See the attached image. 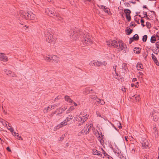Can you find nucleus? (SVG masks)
Instances as JSON below:
<instances>
[{
  "label": "nucleus",
  "instance_id": "11",
  "mask_svg": "<svg viewBox=\"0 0 159 159\" xmlns=\"http://www.w3.org/2000/svg\"><path fill=\"white\" fill-rule=\"evenodd\" d=\"M0 60L3 61H7L8 60V59L5 54L0 53Z\"/></svg>",
  "mask_w": 159,
  "mask_h": 159
},
{
  "label": "nucleus",
  "instance_id": "34",
  "mask_svg": "<svg viewBox=\"0 0 159 159\" xmlns=\"http://www.w3.org/2000/svg\"><path fill=\"white\" fill-rule=\"evenodd\" d=\"M71 119V118H69V117H67L66 119L65 120L67 122L70 121Z\"/></svg>",
  "mask_w": 159,
  "mask_h": 159
},
{
  "label": "nucleus",
  "instance_id": "6",
  "mask_svg": "<svg viewBox=\"0 0 159 159\" xmlns=\"http://www.w3.org/2000/svg\"><path fill=\"white\" fill-rule=\"evenodd\" d=\"M55 12H56L55 11L53 8H49L45 9V13L47 15L50 16H53Z\"/></svg>",
  "mask_w": 159,
  "mask_h": 159
},
{
  "label": "nucleus",
  "instance_id": "2",
  "mask_svg": "<svg viewBox=\"0 0 159 159\" xmlns=\"http://www.w3.org/2000/svg\"><path fill=\"white\" fill-rule=\"evenodd\" d=\"M53 33L50 29H48L47 32L45 34V37L46 41L48 43L54 44L55 39L53 37Z\"/></svg>",
  "mask_w": 159,
  "mask_h": 159
},
{
  "label": "nucleus",
  "instance_id": "53",
  "mask_svg": "<svg viewBox=\"0 0 159 159\" xmlns=\"http://www.w3.org/2000/svg\"><path fill=\"white\" fill-rule=\"evenodd\" d=\"M96 62H95L93 63L92 65V66H96Z\"/></svg>",
  "mask_w": 159,
  "mask_h": 159
},
{
  "label": "nucleus",
  "instance_id": "64",
  "mask_svg": "<svg viewBox=\"0 0 159 159\" xmlns=\"http://www.w3.org/2000/svg\"><path fill=\"white\" fill-rule=\"evenodd\" d=\"M134 25V24L132 22L130 24V26H133Z\"/></svg>",
  "mask_w": 159,
  "mask_h": 159
},
{
  "label": "nucleus",
  "instance_id": "52",
  "mask_svg": "<svg viewBox=\"0 0 159 159\" xmlns=\"http://www.w3.org/2000/svg\"><path fill=\"white\" fill-rule=\"evenodd\" d=\"M120 157L121 159H125V157L122 155L120 156Z\"/></svg>",
  "mask_w": 159,
  "mask_h": 159
},
{
  "label": "nucleus",
  "instance_id": "39",
  "mask_svg": "<svg viewBox=\"0 0 159 159\" xmlns=\"http://www.w3.org/2000/svg\"><path fill=\"white\" fill-rule=\"evenodd\" d=\"M106 157L108 159H113V158L109 156V155H108V154H106Z\"/></svg>",
  "mask_w": 159,
  "mask_h": 159
},
{
  "label": "nucleus",
  "instance_id": "35",
  "mask_svg": "<svg viewBox=\"0 0 159 159\" xmlns=\"http://www.w3.org/2000/svg\"><path fill=\"white\" fill-rule=\"evenodd\" d=\"M65 137V135H62L60 138L59 140L60 141H62L64 139V138Z\"/></svg>",
  "mask_w": 159,
  "mask_h": 159
},
{
  "label": "nucleus",
  "instance_id": "7",
  "mask_svg": "<svg viewBox=\"0 0 159 159\" xmlns=\"http://www.w3.org/2000/svg\"><path fill=\"white\" fill-rule=\"evenodd\" d=\"M141 143L142 144V148L143 149H147L148 148L149 142L147 140L145 139H143L141 140Z\"/></svg>",
  "mask_w": 159,
  "mask_h": 159
},
{
  "label": "nucleus",
  "instance_id": "47",
  "mask_svg": "<svg viewBox=\"0 0 159 159\" xmlns=\"http://www.w3.org/2000/svg\"><path fill=\"white\" fill-rule=\"evenodd\" d=\"M101 152H98V153H95V155H101L102 156V155L101 154Z\"/></svg>",
  "mask_w": 159,
  "mask_h": 159
},
{
  "label": "nucleus",
  "instance_id": "3",
  "mask_svg": "<svg viewBox=\"0 0 159 159\" xmlns=\"http://www.w3.org/2000/svg\"><path fill=\"white\" fill-rule=\"evenodd\" d=\"M82 40L84 45H89L93 43L91 36L88 33H85L84 34Z\"/></svg>",
  "mask_w": 159,
  "mask_h": 159
},
{
  "label": "nucleus",
  "instance_id": "38",
  "mask_svg": "<svg viewBox=\"0 0 159 159\" xmlns=\"http://www.w3.org/2000/svg\"><path fill=\"white\" fill-rule=\"evenodd\" d=\"M152 51L155 54H158V52L157 50V49H152Z\"/></svg>",
  "mask_w": 159,
  "mask_h": 159
},
{
  "label": "nucleus",
  "instance_id": "50",
  "mask_svg": "<svg viewBox=\"0 0 159 159\" xmlns=\"http://www.w3.org/2000/svg\"><path fill=\"white\" fill-rule=\"evenodd\" d=\"M136 84L135 85V88H138V87L139 86V85L138 84H139V82H137Z\"/></svg>",
  "mask_w": 159,
  "mask_h": 159
},
{
  "label": "nucleus",
  "instance_id": "19",
  "mask_svg": "<svg viewBox=\"0 0 159 159\" xmlns=\"http://www.w3.org/2000/svg\"><path fill=\"white\" fill-rule=\"evenodd\" d=\"M153 133L155 138H157L158 136V133L157 131L156 127H154L153 128Z\"/></svg>",
  "mask_w": 159,
  "mask_h": 159
},
{
  "label": "nucleus",
  "instance_id": "63",
  "mask_svg": "<svg viewBox=\"0 0 159 159\" xmlns=\"http://www.w3.org/2000/svg\"><path fill=\"white\" fill-rule=\"evenodd\" d=\"M143 14L144 15V16H147V12H145V11H143Z\"/></svg>",
  "mask_w": 159,
  "mask_h": 159
},
{
  "label": "nucleus",
  "instance_id": "10",
  "mask_svg": "<svg viewBox=\"0 0 159 159\" xmlns=\"http://www.w3.org/2000/svg\"><path fill=\"white\" fill-rule=\"evenodd\" d=\"M153 112L152 113V115L153 117V120L154 121H157L159 118V114L156 113L157 110H153Z\"/></svg>",
  "mask_w": 159,
  "mask_h": 159
},
{
  "label": "nucleus",
  "instance_id": "18",
  "mask_svg": "<svg viewBox=\"0 0 159 159\" xmlns=\"http://www.w3.org/2000/svg\"><path fill=\"white\" fill-rule=\"evenodd\" d=\"M66 125H67V122L65 121V120H64L57 125L58 128H60L63 126Z\"/></svg>",
  "mask_w": 159,
  "mask_h": 159
},
{
  "label": "nucleus",
  "instance_id": "20",
  "mask_svg": "<svg viewBox=\"0 0 159 159\" xmlns=\"http://www.w3.org/2000/svg\"><path fill=\"white\" fill-rule=\"evenodd\" d=\"M51 58L52 56L49 55H46L44 57L45 60L48 61H50L51 60Z\"/></svg>",
  "mask_w": 159,
  "mask_h": 159
},
{
  "label": "nucleus",
  "instance_id": "25",
  "mask_svg": "<svg viewBox=\"0 0 159 159\" xmlns=\"http://www.w3.org/2000/svg\"><path fill=\"white\" fill-rule=\"evenodd\" d=\"M4 71L7 75H10L12 73V72L11 71L7 69H5Z\"/></svg>",
  "mask_w": 159,
  "mask_h": 159
},
{
  "label": "nucleus",
  "instance_id": "45",
  "mask_svg": "<svg viewBox=\"0 0 159 159\" xmlns=\"http://www.w3.org/2000/svg\"><path fill=\"white\" fill-rule=\"evenodd\" d=\"M99 151H97V150H93V154L95 155V153H98Z\"/></svg>",
  "mask_w": 159,
  "mask_h": 159
},
{
  "label": "nucleus",
  "instance_id": "62",
  "mask_svg": "<svg viewBox=\"0 0 159 159\" xmlns=\"http://www.w3.org/2000/svg\"><path fill=\"white\" fill-rule=\"evenodd\" d=\"M58 104H54V105H53V106H54L53 107L54 108H56L57 107V105Z\"/></svg>",
  "mask_w": 159,
  "mask_h": 159
},
{
  "label": "nucleus",
  "instance_id": "1",
  "mask_svg": "<svg viewBox=\"0 0 159 159\" xmlns=\"http://www.w3.org/2000/svg\"><path fill=\"white\" fill-rule=\"evenodd\" d=\"M107 42V45L109 46L112 47L113 48H117L119 46L120 50H123V52H125L127 51V48L126 47H124L125 44L121 40H119L118 42L115 40H110Z\"/></svg>",
  "mask_w": 159,
  "mask_h": 159
},
{
  "label": "nucleus",
  "instance_id": "15",
  "mask_svg": "<svg viewBox=\"0 0 159 159\" xmlns=\"http://www.w3.org/2000/svg\"><path fill=\"white\" fill-rule=\"evenodd\" d=\"M152 60L156 65L157 66H159V63L158 61L157 58L153 54H152Z\"/></svg>",
  "mask_w": 159,
  "mask_h": 159
},
{
  "label": "nucleus",
  "instance_id": "9",
  "mask_svg": "<svg viewBox=\"0 0 159 159\" xmlns=\"http://www.w3.org/2000/svg\"><path fill=\"white\" fill-rule=\"evenodd\" d=\"M54 18L58 21L63 22V18L61 16L59 13L55 12L54 15L53 16Z\"/></svg>",
  "mask_w": 159,
  "mask_h": 159
},
{
  "label": "nucleus",
  "instance_id": "49",
  "mask_svg": "<svg viewBox=\"0 0 159 159\" xmlns=\"http://www.w3.org/2000/svg\"><path fill=\"white\" fill-rule=\"evenodd\" d=\"M91 125H89L88 126H87V127H89V128L88 129H89L88 130V131H88V133H89V132L90 131V129L91 128Z\"/></svg>",
  "mask_w": 159,
  "mask_h": 159
},
{
  "label": "nucleus",
  "instance_id": "32",
  "mask_svg": "<svg viewBox=\"0 0 159 159\" xmlns=\"http://www.w3.org/2000/svg\"><path fill=\"white\" fill-rule=\"evenodd\" d=\"M7 128L10 131V132L12 133V134L13 133L14 130L13 128L11 127L9 128Z\"/></svg>",
  "mask_w": 159,
  "mask_h": 159
},
{
  "label": "nucleus",
  "instance_id": "28",
  "mask_svg": "<svg viewBox=\"0 0 159 159\" xmlns=\"http://www.w3.org/2000/svg\"><path fill=\"white\" fill-rule=\"evenodd\" d=\"M90 98L92 99L95 100L97 98V97L95 95H92L90 96Z\"/></svg>",
  "mask_w": 159,
  "mask_h": 159
},
{
  "label": "nucleus",
  "instance_id": "37",
  "mask_svg": "<svg viewBox=\"0 0 159 159\" xmlns=\"http://www.w3.org/2000/svg\"><path fill=\"white\" fill-rule=\"evenodd\" d=\"M102 118H103L105 120H107V118L105 116L104 114L102 115Z\"/></svg>",
  "mask_w": 159,
  "mask_h": 159
},
{
  "label": "nucleus",
  "instance_id": "54",
  "mask_svg": "<svg viewBox=\"0 0 159 159\" xmlns=\"http://www.w3.org/2000/svg\"><path fill=\"white\" fill-rule=\"evenodd\" d=\"M130 148H131L132 151H134V152H135V148H132L131 146H130Z\"/></svg>",
  "mask_w": 159,
  "mask_h": 159
},
{
  "label": "nucleus",
  "instance_id": "56",
  "mask_svg": "<svg viewBox=\"0 0 159 159\" xmlns=\"http://www.w3.org/2000/svg\"><path fill=\"white\" fill-rule=\"evenodd\" d=\"M137 80V79L136 78H134L132 80L133 82H135Z\"/></svg>",
  "mask_w": 159,
  "mask_h": 159
},
{
  "label": "nucleus",
  "instance_id": "44",
  "mask_svg": "<svg viewBox=\"0 0 159 159\" xmlns=\"http://www.w3.org/2000/svg\"><path fill=\"white\" fill-rule=\"evenodd\" d=\"M10 76L12 77H16L17 76L14 73H12H12H11V75H10Z\"/></svg>",
  "mask_w": 159,
  "mask_h": 159
},
{
  "label": "nucleus",
  "instance_id": "59",
  "mask_svg": "<svg viewBox=\"0 0 159 159\" xmlns=\"http://www.w3.org/2000/svg\"><path fill=\"white\" fill-rule=\"evenodd\" d=\"M119 125H118V127L120 129L122 127V126H121L120 123H119Z\"/></svg>",
  "mask_w": 159,
  "mask_h": 159
},
{
  "label": "nucleus",
  "instance_id": "57",
  "mask_svg": "<svg viewBox=\"0 0 159 159\" xmlns=\"http://www.w3.org/2000/svg\"><path fill=\"white\" fill-rule=\"evenodd\" d=\"M144 22V20L143 19H141V23H143Z\"/></svg>",
  "mask_w": 159,
  "mask_h": 159
},
{
  "label": "nucleus",
  "instance_id": "29",
  "mask_svg": "<svg viewBox=\"0 0 159 159\" xmlns=\"http://www.w3.org/2000/svg\"><path fill=\"white\" fill-rule=\"evenodd\" d=\"M148 38V36L146 35H144L143 37L142 40L143 42H146Z\"/></svg>",
  "mask_w": 159,
  "mask_h": 159
},
{
  "label": "nucleus",
  "instance_id": "13",
  "mask_svg": "<svg viewBox=\"0 0 159 159\" xmlns=\"http://www.w3.org/2000/svg\"><path fill=\"white\" fill-rule=\"evenodd\" d=\"M139 39V36L137 34L134 35L132 38L129 39V43L131 44L134 40L137 41Z\"/></svg>",
  "mask_w": 159,
  "mask_h": 159
},
{
  "label": "nucleus",
  "instance_id": "16",
  "mask_svg": "<svg viewBox=\"0 0 159 159\" xmlns=\"http://www.w3.org/2000/svg\"><path fill=\"white\" fill-rule=\"evenodd\" d=\"M65 100L69 103H72L73 102V100L70 98V97L68 95H66L65 97Z\"/></svg>",
  "mask_w": 159,
  "mask_h": 159
},
{
  "label": "nucleus",
  "instance_id": "48",
  "mask_svg": "<svg viewBox=\"0 0 159 159\" xmlns=\"http://www.w3.org/2000/svg\"><path fill=\"white\" fill-rule=\"evenodd\" d=\"M106 7V6H103V5H101L100 6V7H101V8L103 10V9H105V7Z\"/></svg>",
  "mask_w": 159,
  "mask_h": 159
},
{
  "label": "nucleus",
  "instance_id": "51",
  "mask_svg": "<svg viewBox=\"0 0 159 159\" xmlns=\"http://www.w3.org/2000/svg\"><path fill=\"white\" fill-rule=\"evenodd\" d=\"M7 151H9V152H11V150L10 149V148L9 147H7Z\"/></svg>",
  "mask_w": 159,
  "mask_h": 159
},
{
  "label": "nucleus",
  "instance_id": "36",
  "mask_svg": "<svg viewBox=\"0 0 159 159\" xmlns=\"http://www.w3.org/2000/svg\"><path fill=\"white\" fill-rule=\"evenodd\" d=\"M108 9H107L106 7H105V9H103V10L105 12H106L107 13H108V11H109Z\"/></svg>",
  "mask_w": 159,
  "mask_h": 159
},
{
  "label": "nucleus",
  "instance_id": "14",
  "mask_svg": "<svg viewBox=\"0 0 159 159\" xmlns=\"http://www.w3.org/2000/svg\"><path fill=\"white\" fill-rule=\"evenodd\" d=\"M51 60L53 62L57 63L59 61V58L56 55H53L52 56Z\"/></svg>",
  "mask_w": 159,
  "mask_h": 159
},
{
  "label": "nucleus",
  "instance_id": "17",
  "mask_svg": "<svg viewBox=\"0 0 159 159\" xmlns=\"http://www.w3.org/2000/svg\"><path fill=\"white\" fill-rule=\"evenodd\" d=\"M132 97L133 98H131L133 99L135 101H139L140 99V98L139 95H134V96H133Z\"/></svg>",
  "mask_w": 159,
  "mask_h": 159
},
{
  "label": "nucleus",
  "instance_id": "23",
  "mask_svg": "<svg viewBox=\"0 0 159 159\" xmlns=\"http://www.w3.org/2000/svg\"><path fill=\"white\" fill-rule=\"evenodd\" d=\"M127 28H128V29L127 30L126 34L128 35H129L132 33L133 31V30L128 27H127Z\"/></svg>",
  "mask_w": 159,
  "mask_h": 159
},
{
  "label": "nucleus",
  "instance_id": "46",
  "mask_svg": "<svg viewBox=\"0 0 159 159\" xmlns=\"http://www.w3.org/2000/svg\"><path fill=\"white\" fill-rule=\"evenodd\" d=\"M53 107H54L53 106H52V105L49 106L48 107V109L52 108V109H54V108Z\"/></svg>",
  "mask_w": 159,
  "mask_h": 159
},
{
  "label": "nucleus",
  "instance_id": "33",
  "mask_svg": "<svg viewBox=\"0 0 159 159\" xmlns=\"http://www.w3.org/2000/svg\"><path fill=\"white\" fill-rule=\"evenodd\" d=\"M146 26L148 28H150V26H151V24H150V23L149 22H146Z\"/></svg>",
  "mask_w": 159,
  "mask_h": 159
},
{
  "label": "nucleus",
  "instance_id": "30",
  "mask_svg": "<svg viewBox=\"0 0 159 159\" xmlns=\"http://www.w3.org/2000/svg\"><path fill=\"white\" fill-rule=\"evenodd\" d=\"M97 66H102V63L100 61H97L96 62V65Z\"/></svg>",
  "mask_w": 159,
  "mask_h": 159
},
{
  "label": "nucleus",
  "instance_id": "22",
  "mask_svg": "<svg viewBox=\"0 0 159 159\" xmlns=\"http://www.w3.org/2000/svg\"><path fill=\"white\" fill-rule=\"evenodd\" d=\"M104 111L103 110L102 112H100L98 111H96V114L98 116H99L102 118V115L104 114Z\"/></svg>",
  "mask_w": 159,
  "mask_h": 159
},
{
  "label": "nucleus",
  "instance_id": "42",
  "mask_svg": "<svg viewBox=\"0 0 159 159\" xmlns=\"http://www.w3.org/2000/svg\"><path fill=\"white\" fill-rule=\"evenodd\" d=\"M14 133V134H12L13 135L15 136V137H16H16H19V135L18 134H18V133H16V132H14L13 133Z\"/></svg>",
  "mask_w": 159,
  "mask_h": 159
},
{
  "label": "nucleus",
  "instance_id": "4",
  "mask_svg": "<svg viewBox=\"0 0 159 159\" xmlns=\"http://www.w3.org/2000/svg\"><path fill=\"white\" fill-rule=\"evenodd\" d=\"M21 13V16H20L27 20H33L35 18V15L31 11H28L27 12Z\"/></svg>",
  "mask_w": 159,
  "mask_h": 159
},
{
  "label": "nucleus",
  "instance_id": "61",
  "mask_svg": "<svg viewBox=\"0 0 159 159\" xmlns=\"http://www.w3.org/2000/svg\"><path fill=\"white\" fill-rule=\"evenodd\" d=\"M18 137V139L20 140H22V138L21 136H19Z\"/></svg>",
  "mask_w": 159,
  "mask_h": 159
},
{
  "label": "nucleus",
  "instance_id": "21",
  "mask_svg": "<svg viewBox=\"0 0 159 159\" xmlns=\"http://www.w3.org/2000/svg\"><path fill=\"white\" fill-rule=\"evenodd\" d=\"M137 68L138 70H140L141 69H143V66L142 64L141 63L139 62L137 64Z\"/></svg>",
  "mask_w": 159,
  "mask_h": 159
},
{
  "label": "nucleus",
  "instance_id": "58",
  "mask_svg": "<svg viewBox=\"0 0 159 159\" xmlns=\"http://www.w3.org/2000/svg\"><path fill=\"white\" fill-rule=\"evenodd\" d=\"M103 153L104 154V156L105 157L106 156V154L107 153H106V152L104 150L103 151Z\"/></svg>",
  "mask_w": 159,
  "mask_h": 159
},
{
  "label": "nucleus",
  "instance_id": "41",
  "mask_svg": "<svg viewBox=\"0 0 159 159\" xmlns=\"http://www.w3.org/2000/svg\"><path fill=\"white\" fill-rule=\"evenodd\" d=\"M124 4H125V6H126L127 7H129L131 6L130 5L128 2H125L124 3Z\"/></svg>",
  "mask_w": 159,
  "mask_h": 159
},
{
  "label": "nucleus",
  "instance_id": "5",
  "mask_svg": "<svg viewBox=\"0 0 159 159\" xmlns=\"http://www.w3.org/2000/svg\"><path fill=\"white\" fill-rule=\"evenodd\" d=\"M88 117L89 116L87 114L84 116H82L81 115H80L78 116H77V117L75 119L76 121H78L77 124V125L78 126L82 125L87 120Z\"/></svg>",
  "mask_w": 159,
  "mask_h": 159
},
{
  "label": "nucleus",
  "instance_id": "40",
  "mask_svg": "<svg viewBox=\"0 0 159 159\" xmlns=\"http://www.w3.org/2000/svg\"><path fill=\"white\" fill-rule=\"evenodd\" d=\"M156 47L157 49H159V42H157L156 43Z\"/></svg>",
  "mask_w": 159,
  "mask_h": 159
},
{
  "label": "nucleus",
  "instance_id": "12",
  "mask_svg": "<svg viewBox=\"0 0 159 159\" xmlns=\"http://www.w3.org/2000/svg\"><path fill=\"white\" fill-rule=\"evenodd\" d=\"M89 128V127H88L87 126H85L84 128L79 133V135H80V134H88V129Z\"/></svg>",
  "mask_w": 159,
  "mask_h": 159
},
{
  "label": "nucleus",
  "instance_id": "55",
  "mask_svg": "<svg viewBox=\"0 0 159 159\" xmlns=\"http://www.w3.org/2000/svg\"><path fill=\"white\" fill-rule=\"evenodd\" d=\"M111 125H112V126L116 129V130H118L117 129L116 127H115V126L113 124H111Z\"/></svg>",
  "mask_w": 159,
  "mask_h": 159
},
{
  "label": "nucleus",
  "instance_id": "43",
  "mask_svg": "<svg viewBox=\"0 0 159 159\" xmlns=\"http://www.w3.org/2000/svg\"><path fill=\"white\" fill-rule=\"evenodd\" d=\"M102 66L103 65H104V66H106L107 64V63L106 62V61H103V62H102Z\"/></svg>",
  "mask_w": 159,
  "mask_h": 159
},
{
  "label": "nucleus",
  "instance_id": "8",
  "mask_svg": "<svg viewBox=\"0 0 159 159\" xmlns=\"http://www.w3.org/2000/svg\"><path fill=\"white\" fill-rule=\"evenodd\" d=\"M124 11L126 15V17L128 21H129L131 20V17L130 15L131 11L129 9H125L124 10Z\"/></svg>",
  "mask_w": 159,
  "mask_h": 159
},
{
  "label": "nucleus",
  "instance_id": "60",
  "mask_svg": "<svg viewBox=\"0 0 159 159\" xmlns=\"http://www.w3.org/2000/svg\"><path fill=\"white\" fill-rule=\"evenodd\" d=\"M3 112L5 114H7V112L5 110H3Z\"/></svg>",
  "mask_w": 159,
  "mask_h": 159
},
{
  "label": "nucleus",
  "instance_id": "31",
  "mask_svg": "<svg viewBox=\"0 0 159 159\" xmlns=\"http://www.w3.org/2000/svg\"><path fill=\"white\" fill-rule=\"evenodd\" d=\"M98 100L99 101H98V102H99L98 104H99L100 103V104L101 105H103V104L104 103V102L103 100H101L100 99H98Z\"/></svg>",
  "mask_w": 159,
  "mask_h": 159
},
{
  "label": "nucleus",
  "instance_id": "27",
  "mask_svg": "<svg viewBox=\"0 0 159 159\" xmlns=\"http://www.w3.org/2000/svg\"><path fill=\"white\" fill-rule=\"evenodd\" d=\"M100 135L101 136V137H100V136L99 135V139H98L100 141V143H102V139L103 138V137L104 135L102 134V133Z\"/></svg>",
  "mask_w": 159,
  "mask_h": 159
},
{
  "label": "nucleus",
  "instance_id": "24",
  "mask_svg": "<svg viewBox=\"0 0 159 159\" xmlns=\"http://www.w3.org/2000/svg\"><path fill=\"white\" fill-rule=\"evenodd\" d=\"M156 41V39L155 36L154 35L152 36L150 39L151 42L152 43H154Z\"/></svg>",
  "mask_w": 159,
  "mask_h": 159
},
{
  "label": "nucleus",
  "instance_id": "26",
  "mask_svg": "<svg viewBox=\"0 0 159 159\" xmlns=\"http://www.w3.org/2000/svg\"><path fill=\"white\" fill-rule=\"evenodd\" d=\"M134 49H135L136 50H134V51L135 53H136L139 54L140 53V51L139 50V48L137 47H135Z\"/></svg>",
  "mask_w": 159,
  "mask_h": 159
}]
</instances>
